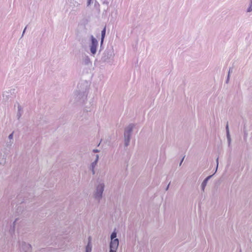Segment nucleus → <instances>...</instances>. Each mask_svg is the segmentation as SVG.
<instances>
[{"label":"nucleus","instance_id":"nucleus-19","mask_svg":"<svg viewBox=\"0 0 252 252\" xmlns=\"http://www.w3.org/2000/svg\"><path fill=\"white\" fill-rule=\"evenodd\" d=\"M13 132L10 134L8 136V139L11 141V139H13Z\"/></svg>","mask_w":252,"mask_h":252},{"label":"nucleus","instance_id":"nucleus-22","mask_svg":"<svg viewBox=\"0 0 252 252\" xmlns=\"http://www.w3.org/2000/svg\"><path fill=\"white\" fill-rule=\"evenodd\" d=\"M54 238L53 237H51V240L49 241H47L46 243H48V244H52L53 242H54Z\"/></svg>","mask_w":252,"mask_h":252},{"label":"nucleus","instance_id":"nucleus-13","mask_svg":"<svg viewBox=\"0 0 252 252\" xmlns=\"http://www.w3.org/2000/svg\"><path fill=\"white\" fill-rule=\"evenodd\" d=\"M19 220V219H16L13 222L12 225H10V228L9 229V233L11 235L14 233L15 231V227L16 222Z\"/></svg>","mask_w":252,"mask_h":252},{"label":"nucleus","instance_id":"nucleus-4","mask_svg":"<svg viewBox=\"0 0 252 252\" xmlns=\"http://www.w3.org/2000/svg\"><path fill=\"white\" fill-rule=\"evenodd\" d=\"M76 96V100L77 101L81 103L84 102L87 99V93L86 92V89L85 90L81 91L80 90H77L74 94Z\"/></svg>","mask_w":252,"mask_h":252},{"label":"nucleus","instance_id":"nucleus-18","mask_svg":"<svg viewBox=\"0 0 252 252\" xmlns=\"http://www.w3.org/2000/svg\"><path fill=\"white\" fill-rule=\"evenodd\" d=\"M13 144V142L11 141H10L9 142L6 143V146L7 147H10L11 146L12 144Z\"/></svg>","mask_w":252,"mask_h":252},{"label":"nucleus","instance_id":"nucleus-6","mask_svg":"<svg viewBox=\"0 0 252 252\" xmlns=\"http://www.w3.org/2000/svg\"><path fill=\"white\" fill-rule=\"evenodd\" d=\"M20 247L23 252H32V247L30 244L22 242L21 244H20Z\"/></svg>","mask_w":252,"mask_h":252},{"label":"nucleus","instance_id":"nucleus-27","mask_svg":"<svg viewBox=\"0 0 252 252\" xmlns=\"http://www.w3.org/2000/svg\"><path fill=\"white\" fill-rule=\"evenodd\" d=\"M93 151L94 153H98L99 152V151L97 149H94Z\"/></svg>","mask_w":252,"mask_h":252},{"label":"nucleus","instance_id":"nucleus-17","mask_svg":"<svg viewBox=\"0 0 252 252\" xmlns=\"http://www.w3.org/2000/svg\"><path fill=\"white\" fill-rule=\"evenodd\" d=\"M232 70H233V68H229V71H228V75H227V79L226 80V83H227L228 82V81H229V79L230 74L231 72H232Z\"/></svg>","mask_w":252,"mask_h":252},{"label":"nucleus","instance_id":"nucleus-33","mask_svg":"<svg viewBox=\"0 0 252 252\" xmlns=\"http://www.w3.org/2000/svg\"><path fill=\"white\" fill-rule=\"evenodd\" d=\"M102 48V46L100 45V50H101Z\"/></svg>","mask_w":252,"mask_h":252},{"label":"nucleus","instance_id":"nucleus-5","mask_svg":"<svg viewBox=\"0 0 252 252\" xmlns=\"http://www.w3.org/2000/svg\"><path fill=\"white\" fill-rule=\"evenodd\" d=\"M113 54L112 49L107 48L103 52L100 61L102 62H106L111 58Z\"/></svg>","mask_w":252,"mask_h":252},{"label":"nucleus","instance_id":"nucleus-28","mask_svg":"<svg viewBox=\"0 0 252 252\" xmlns=\"http://www.w3.org/2000/svg\"><path fill=\"white\" fill-rule=\"evenodd\" d=\"M27 26H26V27L25 28V29H24V31H23V33H22V36H23L24 34L25 33V31H26V29H27Z\"/></svg>","mask_w":252,"mask_h":252},{"label":"nucleus","instance_id":"nucleus-1","mask_svg":"<svg viewBox=\"0 0 252 252\" xmlns=\"http://www.w3.org/2000/svg\"><path fill=\"white\" fill-rule=\"evenodd\" d=\"M135 125L133 124H130L125 129L124 142L125 146L127 147L129 144L131 133Z\"/></svg>","mask_w":252,"mask_h":252},{"label":"nucleus","instance_id":"nucleus-32","mask_svg":"<svg viewBox=\"0 0 252 252\" xmlns=\"http://www.w3.org/2000/svg\"><path fill=\"white\" fill-rule=\"evenodd\" d=\"M25 201H26V200H24V201H23L21 202L20 203V204H21V203H24Z\"/></svg>","mask_w":252,"mask_h":252},{"label":"nucleus","instance_id":"nucleus-10","mask_svg":"<svg viewBox=\"0 0 252 252\" xmlns=\"http://www.w3.org/2000/svg\"><path fill=\"white\" fill-rule=\"evenodd\" d=\"M83 64L86 65H92V62L91 61L90 58L88 56L85 55L82 61Z\"/></svg>","mask_w":252,"mask_h":252},{"label":"nucleus","instance_id":"nucleus-7","mask_svg":"<svg viewBox=\"0 0 252 252\" xmlns=\"http://www.w3.org/2000/svg\"><path fill=\"white\" fill-rule=\"evenodd\" d=\"M119 241L118 239L111 240L110 243V248L117 250L119 246Z\"/></svg>","mask_w":252,"mask_h":252},{"label":"nucleus","instance_id":"nucleus-12","mask_svg":"<svg viewBox=\"0 0 252 252\" xmlns=\"http://www.w3.org/2000/svg\"><path fill=\"white\" fill-rule=\"evenodd\" d=\"M89 240L87 245L85 248V252H91L92 249V245L91 244V237H89Z\"/></svg>","mask_w":252,"mask_h":252},{"label":"nucleus","instance_id":"nucleus-8","mask_svg":"<svg viewBox=\"0 0 252 252\" xmlns=\"http://www.w3.org/2000/svg\"><path fill=\"white\" fill-rule=\"evenodd\" d=\"M95 157H96L95 159L94 160V162H93L91 163V167H90V169L92 170L93 174H95L94 168L95 166H96V165L97 164V163L98 162V158H99V156L98 155H96L95 156Z\"/></svg>","mask_w":252,"mask_h":252},{"label":"nucleus","instance_id":"nucleus-26","mask_svg":"<svg viewBox=\"0 0 252 252\" xmlns=\"http://www.w3.org/2000/svg\"><path fill=\"white\" fill-rule=\"evenodd\" d=\"M218 160H219V158H217V167H216V171H217V170L218 169V164H219Z\"/></svg>","mask_w":252,"mask_h":252},{"label":"nucleus","instance_id":"nucleus-24","mask_svg":"<svg viewBox=\"0 0 252 252\" xmlns=\"http://www.w3.org/2000/svg\"><path fill=\"white\" fill-rule=\"evenodd\" d=\"M92 0H87V6H89L92 3Z\"/></svg>","mask_w":252,"mask_h":252},{"label":"nucleus","instance_id":"nucleus-3","mask_svg":"<svg viewBox=\"0 0 252 252\" xmlns=\"http://www.w3.org/2000/svg\"><path fill=\"white\" fill-rule=\"evenodd\" d=\"M91 42L89 45L90 50L92 56H94L97 52V48L98 45V42L97 39L93 35L90 36Z\"/></svg>","mask_w":252,"mask_h":252},{"label":"nucleus","instance_id":"nucleus-2","mask_svg":"<svg viewBox=\"0 0 252 252\" xmlns=\"http://www.w3.org/2000/svg\"><path fill=\"white\" fill-rule=\"evenodd\" d=\"M104 184L103 183L99 184L96 187L95 191L94 193V198L99 202L102 196V193L104 189Z\"/></svg>","mask_w":252,"mask_h":252},{"label":"nucleus","instance_id":"nucleus-9","mask_svg":"<svg viewBox=\"0 0 252 252\" xmlns=\"http://www.w3.org/2000/svg\"><path fill=\"white\" fill-rule=\"evenodd\" d=\"M213 175H211L207 177L203 181L201 184V189L202 191H204L205 188L206 186L208 181L212 177Z\"/></svg>","mask_w":252,"mask_h":252},{"label":"nucleus","instance_id":"nucleus-16","mask_svg":"<svg viewBox=\"0 0 252 252\" xmlns=\"http://www.w3.org/2000/svg\"><path fill=\"white\" fill-rule=\"evenodd\" d=\"M250 2L249 3V7L247 10V12H250L252 11V0H250Z\"/></svg>","mask_w":252,"mask_h":252},{"label":"nucleus","instance_id":"nucleus-25","mask_svg":"<svg viewBox=\"0 0 252 252\" xmlns=\"http://www.w3.org/2000/svg\"><path fill=\"white\" fill-rule=\"evenodd\" d=\"M116 250H115V249H112V248H110V250H109V252H116Z\"/></svg>","mask_w":252,"mask_h":252},{"label":"nucleus","instance_id":"nucleus-15","mask_svg":"<svg viewBox=\"0 0 252 252\" xmlns=\"http://www.w3.org/2000/svg\"><path fill=\"white\" fill-rule=\"evenodd\" d=\"M116 237H117V232L116 231V229H115L111 234V236H110L111 240H114V239H117Z\"/></svg>","mask_w":252,"mask_h":252},{"label":"nucleus","instance_id":"nucleus-20","mask_svg":"<svg viewBox=\"0 0 252 252\" xmlns=\"http://www.w3.org/2000/svg\"><path fill=\"white\" fill-rule=\"evenodd\" d=\"M22 112H17V117L18 118V119H20V118L22 116Z\"/></svg>","mask_w":252,"mask_h":252},{"label":"nucleus","instance_id":"nucleus-11","mask_svg":"<svg viewBox=\"0 0 252 252\" xmlns=\"http://www.w3.org/2000/svg\"><path fill=\"white\" fill-rule=\"evenodd\" d=\"M225 128H226V137H227V139L228 146H229L230 145V143H231V137H230V132H229V130L228 122L227 123Z\"/></svg>","mask_w":252,"mask_h":252},{"label":"nucleus","instance_id":"nucleus-31","mask_svg":"<svg viewBox=\"0 0 252 252\" xmlns=\"http://www.w3.org/2000/svg\"><path fill=\"white\" fill-rule=\"evenodd\" d=\"M103 3H106V4H108V1H106V2L104 1Z\"/></svg>","mask_w":252,"mask_h":252},{"label":"nucleus","instance_id":"nucleus-30","mask_svg":"<svg viewBox=\"0 0 252 252\" xmlns=\"http://www.w3.org/2000/svg\"><path fill=\"white\" fill-rule=\"evenodd\" d=\"M169 184H170V183L168 184V186H167V187H166V190H168V188H169Z\"/></svg>","mask_w":252,"mask_h":252},{"label":"nucleus","instance_id":"nucleus-21","mask_svg":"<svg viewBox=\"0 0 252 252\" xmlns=\"http://www.w3.org/2000/svg\"><path fill=\"white\" fill-rule=\"evenodd\" d=\"M22 111V106L18 104V112H21Z\"/></svg>","mask_w":252,"mask_h":252},{"label":"nucleus","instance_id":"nucleus-29","mask_svg":"<svg viewBox=\"0 0 252 252\" xmlns=\"http://www.w3.org/2000/svg\"><path fill=\"white\" fill-rule=\"evenodd\" d=\"M184 157L182 159L181 162H180V166L182 164L183 160H184Z\"/></svg>","mask_w":252,"mask_h":252},{"label":"nucleus","instance_id":"nucleus-23","mask_svg":"<svg viewBox=\"0 0 252 252\" xmlns=\"http://www.w3.org/2000/svg\"><path fill=\"white\" fill-rule=\"evenodd\" d=\"M3 157H4V156H3ZM5 159H6V158L3 157V158L1 160V161L0 162V164H4V163H5Z\"/></svg>","mask_w":252,"mask_h":252},{"label":"nucleus","instance_id":"nucleus-34","mask_svg":"<svg viewBox=\"0 0 252 252\" xmlns=\"http://www.w3.org/2000/svg\"><path fill=\"white\" fill-rule=\"evenodd\" d=\"M240 252H242L241 250H240Z\"/></svg>","mask_w":252,"mask_h":252},{"label":"nucleus","instance_id":"nucleus-14","mask_svg":"<svg viewBox=\"0 0 252 252\" xmlns=\"http://www.w3.org/2000/svg\"><path fill=\"white\" fill-rule=\"evenodd\" d=\"M105 34H106V28L105 27L101 31V41H100L101 46H102L103 45V43L104 42V38L105 36Z\"/></svg>","mask_w":252,"mask_h":252}]
</instances>
